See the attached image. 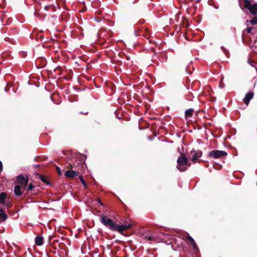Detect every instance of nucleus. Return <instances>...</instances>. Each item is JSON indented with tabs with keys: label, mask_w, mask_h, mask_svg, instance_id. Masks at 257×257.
Segmentation results:
<instances>
[{
	"label": "nucleus",
	"mask_w": 257,
	"mask_h": 257,
	"mask_svg": "<svg viewBox=\"0 0 257 257\" xmlns=\"http://www.w3.org/2000/svg\"><path fill=\"white\" fill-rule=\"evenodd\" d=\"M8 218V215L6 213L2 208H0V218L3 221H5Z\"/></svg>",
	"instance_id": "nucleus-14"
},
{
	"label": "nucleus",
	"mask_w": 257,
	"mask_h": 257,
	"mask_svg": "<svg viewBox=\"0 0 257 257\" xmlns=\"http://www.w3.org/2000/svg\"><path fill=\"white\" fill-rule=\"evenodd\" d=\"M145 22V20L144 19H141L139 21V23L140 24H143Z\"/></svg>",
	"instance_id": "nucleus-28"
},
{
	"label": "nucleus",
	"mask_w": 257,
	"mask_h": 257,
	"mask_svg": "<svg viewBox=\"0 0 257 257\" xmlns=\"http://www.w3.org/2000/svg\"><path fill=\"white\" fill-rule=\"evenodd\" d=\"M25 188L19 185H16L14 188V193L16 196H21L23 194Z\"/></svg>",
	"instance_id": "nucleus-10"
},
{
	"label": "nucleus",
	"mask_w": 257,
	"mask_h": 257,
	"mask_svg": "<svg viewBox=\"0 0 257 257\" xmlns=\"http://www.w3.org/2000/svg\"><path fill=\"white\" fill-rule=\"evenodd\" d=\"M227 153L224 151L214 150L209 153L208 156L214 159H218L221 157L226 156Z\"/></svg>",
	"instance_id": "nucleus-4"
},
{
	"label": "nucleus",
	"mask_w": 257,
	"mask_h": 257,
	"mask_svg": "<svg viewBox=\"0 0 257 257\" xmlns=\"http://www.w3.org/2000/svg\"><path fill=\"white\" fill-rule=\"evenodd\" d=\"M56 169H57V171L59 175H61L62 174V172H61L60 168L59 167H56Z\"/></svg>",
	"instance_id": "nucleus-25"
},
{
	"label": "nucleus",
	"mask_w": 257,
	"mask_h": 257,
	"mask_svg": "<svg viewBox=\"0 0 257 257\" xmlns=\"http://www.w3.org/2000/svg\"><path fill=\"white\" fill-rule=\"evenodd\" d=\"M195 121H196V120H194V125H193L194 130L195 129Z\"/></svg>",
	"instance_id": "nucleus-33"
},
{
	"label": "nucleus",
	"mask_w": 257,
	"mask_h": 257,
	"mask_svg": "<svg viewBox=\"0 0 257 257\" xmlns=\"http://www.w3.org/2000/svg\"><path fill=\"white\" fill-rule=\"evenodd\" d=\"M69 165L70 168L71 169H72L75 167V164H72L71 163H69Z\"/></svg>",
	"instance_id": "nucleus-27"
},
{
	"label": "nucleus",
	"mask_w": 257,
	"mask_h": 257,
	"mask_svg": "<svg viewBox=\"0 0 257 257\" xmlns=\"http://www.w3.org/2000/svg\"><path fill=\"white\" fill-rule=\"evenodd\" d=\"M3 170V165L2 162L0 161V172H2Z\"/></svg>",
	"instance_id": "nucleus-29"
},
{
	"label": "nucleus",
	"mask_w": 257,
	"mask_h": 257,
	"mask_svg": "<svg viewBox=\"0 0 257 257\" xmlns=\"http://www.w3.org/2000/svg\"><path fill=\"white\" fill-rule=\"evenodd\" d=\"M189 166V165L188 164L187 159L184 155H181V156L177 159V168L180 171H185Z\"/></svg>",
	"instance_id": "nucleus-1"
},
{
	"label": "nucleus",
	"mask_w": 257,
	"mask_h": 257,
	"mask_svg": "<svg viewBox=\"0 0 257 257\" xmlns=\"http://www.w3.org/2000/svg\"><path fill=\"white\" fill-rule=\"evenodd\" d=\"M41 180L45 183H47V181L44 177H41Z\"/></svg>",
	"instance_id": "nucleus-30"
},
{
	"label": "nucleus",
	"mask_w": 257,
	"mask_h": 257,
	"mask_svg": "<svg viewBox=\"0 0 257 257\" xmlns=\"http://www.w3.org/2000/svg\"><path fill=\"white\" fill-rule=\"evenodd\" d=\"M181 25L183 27H188L189 25V21L188 19H184L181 23Z\"/></svg>",
	"instance_id": "nucleus-16"
},
{
	"label": "nucleus",
	"mask_w": 257,
	"mask_h": 257,
	"mask_svg": "<svg viewBox=\"0 0 257 257\" xmlns=\"http://www.w3.org/2000/svg\"><path fill=\"white\" fill-rule=\"evenodd\" d=\"M127 60H130V58L129 57H127Z\"/></svg>",
	"instance_id": "nucleus-39"
},
{
	"label": "nucleus",
	"mask_w": 257,
	"mask_h": 257,
	"mask_svg": "<svg viewBox=\"0 0 257 257\" xmlns=\"http://www.w3.org/2000/svg\"><path fill=\"white\" fill-rule=\"evenodd\" d=\"M79 179L81 181V182L83 184V185L84 186H86V183H85V180H84V179L83 178L82 176H79Z\"/></svg>",
	"instance_id": "nucleus-20"
},
{
	"label": "nucleus",
	"mask_w": 257,
	"mask_h": 257,
	"mask_svg": "<svg viewBox=\"0 0 257 257\" xmlns=\"http://www.w3.org/2000/svg\"><path fill=\"white\" fill-rule=\"evenodd\" d=\"M200 83L198 80H194V86L195 85H197V86L200 85Z\"/></svg>",
	"instance_id": "nucleus-24"
},
{
	"label": "nucleus",
	"mask_w": 257,
	"mask_h": 257,
	"mask_svg": "<svg viewBox=\"0 0 257 257\" xmlns=\"http://www.w3.org/2000/svg\"><path fill=\"white\" fill-rule=\"evenodd\" d=\"M254 93L252 92H249L245 94V97L243 99V102L246 105H248L249 101L253 98Z\"/></svg>",
	"instance_id": "nucleus-9"
},
{
	"label": "nucleus",
	"mask_w": 257,
	"mask_h": 257,
	"mask_svg": "<svg viewBox=\"0 0 257 257\" xmlns=\"http://www.w3.org/2000/svg\"><path fill=\"white\" fill-rule=\"evenodd\" d=\"M35 243L38 245H42L43 244V237L38 236L35 237Z\"/></svg>",
	"instance_id": "nucleus-13"
},
{
	"label": "nucleus",
	"mask_w": 257,
	"mask_h": 257,
	"mask_svg": "<svg viewBox=\"0 0 257 257\" xmlns=\"http://www.w3.org/2000/svg\"><path fill=\"white\" fill-rule=\"evenodd\" d=\"M193 115V109L190 108L185 111V118L187 121V123L188 125H192L193 121L192 120V116Z\"/></svg>",
	"instance_id": "nucleus-6"
},
{
	"label": "nucleus",
	"mask_w": 257,
	"mask_h": 257,
	"mask_svg": "<svg viewBox=\"0 0 257 257\" xmlns=\"http://www.w3.org/2000/svg\"><path fill=\"white\" fill-rule=\"evenodd\" d=\"M143 35L144 37H145L147 39H149L150 37V33L148 31H147L145 34H143Z\"/></svg>",
	"instance_id": "nucleus-23"
},
{
	"label": "nucleus",
	"mask_w": 257,
	"mask_h": 257,
	"mask_svg": "<svg viewBox=\"0 0 257 257\" xmlns=\"http://www.w3.org/2000/svg\"><path fill=\"white\" fill-rule=\"evenodd\" d=\"M202 155V151L201 150H194V163L196 162L198 160V162L202 161L201 159H198Z\"/></svg>",
	"instance_id": "nucleus-8"
},
{
	"label": "nucleus",
	"mask_w": 257,
	"mask_h": 257,
	"mask_svg": "<svg viewBox=\"0 0 257 257\" xmlns=\"http://www.w3.org/2000/svg\"><path fill=\"white\" fill-rule=\"evenodd\" d=\"M197 142H198V143H201L202 142L201 141V140H198L197 141Z\"/></svg>",
	"instance_id": "nucleus-34"
},
{
	"label": "nucleus",
	"mask_w": 257,
	"mask_h": 257,
	"mask_svg": "<svg viewBox=\"0 0 257 257\" xmlns=\"http://www.w3.org/2000/svg\"><path fill=\"white\" fill-rule=\"evenodd\" d=\"M151 51H152L153 52H154L155 51V49L153 48H151Z\"/></svg>",
	"instance_id": "nucleus-32"
},
{
	"label": "nucleus",
	"mask_w": 257,
	"mask_h": 257,
	"mask_svg": "<svg viewBox=\"0 0 257 257\" xmlns=\"http://www.w3.org/2000/svg\"><path fill=\"white\" fill-rule=\"evenodd\" d=\"M42 67H39L37 66V68H41Z\"/></svg>",
	"instance_id": "nucleus-38"
},
{
	"label": "nucleus",
	"mask_w": 257,
	"mask_h": 257,
	"mask_svg": "<svg viewBox=\"0 0 257 257\" xmlns=\"http://www.w3.org/2000/svg\"><path fill=\"white\" fill-rule=\"evenodd\" d=\"M243 3L244 8L248 10L251 15H257V4L251 5L249 0H243Z\"/></svg>",
	"instance_id": "nucleus-2"
},
{
	"label": "nucleus",
	"mask_w": 257,
	"mask_h": 257,
	"mask_svg": "<svg viewBox=\"0 0 257 257\" xmlns=\"http://www.w3.org/2000/svg\"><path fill=\"white\" fill-rule=\"evenodd\" d=\"M193 246H194V254L195 253L198 252V248L197 247V244L195 243L194 241Z\"/></svg>",
	"instance_id": "nucleus-21"
},
{
	"label": "nucleus",
	"mask_w": 257,
	"mask_h": 257,
	"mask_svg": "<svg viewBox=\"0 0 257 257\" xmlns=\"http://www.w3.org/2000/svg\"><path fill=\"white\" fill-rule=\"evenodd\" d=\"M153 238H153V236H149L148 237V239H149V240H152L153 239Z\"/></svg>",
	"instance_id": "nucleus-31"
},
{
	"label": "nucleus",
	"mask_w": 257,
	"mask_h": 257,
	"mask_svg": "<svg viewBox=\"0 0 257 257\" xmlns=\"http://www.w3.org/2000/svg\"><path fill=\"white\" fill-rule=\"evenodd\" d=\"M254 29L253 27H247L246 28V32L247 33H250V34H251V35H253V33H251V31L252 30H253Z\"/></svg>",
	"instance_id": "nucleus-18"
},
{
	"label": "nucleus",
	"mask_w": 257,
	"mask_h": 257,
	"mask_svg": "<svg viewBox=\"0 0 257 257\" xmlns=\"http://www.w3.org/2000/svg\"><path fill=\"white\" fill-rule=\"evenodd\" d=\"M10 55L8 54H4L3 55L1 56V58L3 59H7V58L10 57Z\"/></svg>",
	"instance_id": "nucleus-19"
},
{
	"label": "nucleus",
	"mask_w": 257,
	"mask_h": 257,
	"mask_svg": "<svg viewBox=\"0 0 257 257\" xmlns=\"http://www.w3.org/2000/svg\"><path fill=\"white\" fill-rule=\"evenodd\" d=\"M100 222L105 226L108 227L110 229L113 230L115 223L107 216L105 215L104 214H101L100 215Z\"/></svg>",
	"instance_id": "nucleus-3"
},
{
	"label": "nucleus",
	"mask_w": 257,
	"mask_h": 257,
	"mask_svg": "<svg viewBox=\"0 0 257 257\" xmlns=\"http://www.w3.org/2000/svg\"><path fill=\"white\" fill-rule=\"evenodd\" d=\"M153 62H154V63H156V61H155V60H154V59H153Z\"/></svg>",
	"instance_id": "nucleus-37"
},
{
	"label": "nucleus",
	"mask_w": 257,
	"mask_h": 257,
	"mask_svg": "<svg viewBox=\"0 0 257 257\" xmlns=\"http://www.w3.org/2000/svg\"><path fill=\"white\" fill-rule=\"evenodd\" d=\"M250 22L252 25H257V17H253L251 19Z\"/></svg>",
	"instance_id": "nucleus-17"
},
{
	"label": "nucleus",
	"mask_w": 257,
	"mask_h": 257,
	"mask_svg": "<svg viewBox=\"0 0 257 257\" xmlns=\"http://www.w3.org/2000/svg\"><path fill=\"white\" fill-rule=\"evenodd\" d=\"M17 182L21 185L23 188H25L28 183V179L23 175H19L17 178Z\"/></svg>",
	"instance_id": "nucleus-7"
},
{
	"label": "nucleus",
	"mask_w": 257,
	"mask_h": 257,
	"mask_svg": "<svg viewBox=\"0 0 257 257\" xmlns=\"http://www.w3.org/2000/svg\"><path fill=\"white\" fill-rule=\"evenodd\" d=\"M201 111L198 110V113L201 112Z\"/></svg>",
	"instance_id": "nucleus-36"
},
{
	"label": "nucleus",
	"mask_w": 257,
	"mask_h": 257,
	"mask_svg": "<svg viewBox=\"0 0 257 257\" xmlns=\"http://www.w3.org/2000/svg\"><path fill=\"white\" fill-rule=\"evenodd\" d=\"M201 20V17L200 15H199L195 19L196 22L197 23H199Z\"/></svg>",
	"instance_id": "nucleus-22"
},
{
	"label": "nucleus",
	"mask_w": 257,
	"mask_h": 257,
	"mask_svg": "<svg viewBox=\"0 0 257 257\" xmlns=\"http://www.w3.org/2000/svg\"><path fill=\"white\" fill-rule=\"evenodd\" d=\"M182 238L188 245H193V238L189 234H184Z\"/></svg>",
	"instance_id": "nucleus-12"
},
{
	"label": "nucleus",
	"mask_w": 257,
	"mask_h": 257,
	"mask_svg": "<svg viewBox=\"0 0 257 257\" xmlns=\"http://www.w3.org/2000/svg\"><path fill=\"white\" fill-rule=\"evenodd\" d=\"M79 173L77 171L68 170L65 173V175L68 178H73L77 175Z\"/></svg>",
	"instance_id": "nucleus-11"
},
{
	"label": "nucleus",
	"mask_w": 257,
	"mask_h": 257,
	"mask_svg": "<svg viewBox=\"0 0 257 257\" xmlns=\"http://www.w3.org/2000/svg\"><path fill=\"white\" fill-rule=\"evenodd\" d=\"M195 8H196V7H193L194 10ZM194 14H195V12L194 11Z\"/></svg>",
	"instance_id": "nucleus-35"
},
{
	"label": "nucleus",
	"mask_w": 257,
	"mask_h": 257,
	"mask_svg": "<svg viewBox=\"0 0 257 257\" xmlns=\"http://www.w3.org/2000/svg\"><path fill=\"white\" fill-rule=\"evenodd\" d=\"M7 198V194L5 193H1L0 194V204H5V200Z\"/></svg>",
	"instance_id": "nucleus-15"
},
{
	"label": "nucleus",
	"mask_w": 257,
	"mask_h": 257,
	"mask_svg": "<svg viewBox=\"0 0 257 257\" xmlns=\"http://www.w3.org/2000/svg\"><path fill=\"white\" fill-rule=\"evenodd\" d=\"M132 224L131 223L122 225H118L115 223L113 231H116L122 234L124 230H126V229L130 228L131 227H132Z\"/></svg>",
	"instance_id": "nucleus-5"
},
{
	"label": "nucleus",
	"mask_w": 257,
	"mask_h": 257,
	"mask_svg": "<svg viewBox=\"0 0 257 257\" xmlns=\"http://www.w3.org/2000/svg\"><path fill=\"white\" fill-rule=\"evenodd\" d=\"M33 188V186L32 185V183H30L29 186H28V190H32V189Z\"/></svg>",
	"instance_id": "nucleus-26"
}]
</instances>
